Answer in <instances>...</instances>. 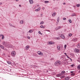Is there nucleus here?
<instances>
[{
    "label": "nucleus",
    "mask_w": 80,
    "mask_h": 80,
    "mask_svg": "<svg viewBox=\"0 0 80 80\" xmlns=\"http://www.w3.org/2000/svg\"><path fill=\"white\" fill-rule=\"evenodd\" d=\"M40 35H42V33H40Z\"/></svg>",
    "instance_id": "54"
},
{
    "label": "nucleus",
    "mask_w": 80,
    "mask_h": 80,
    "mask_svg": "<svg viewBox=\"0 0 80 80\" xmlns=\"http://www.w3.org/2000/svg\"><path fill=\"white\" fill-rule=\"evenodd\" d=\"M33 32V30H32L31 29L28 32V33H31Z\"/></svg>",
    "instance_id": "15"
},
{
    "label": "nucleus",
    "mask_w": 80,
    "mask_h": 80,
    "mask_svg": "<svg viewBox=\"0 0 80 80\" xmlns=\"http://www.w3.org/2000/svg\"><path fill=\"white\" fill-rule=\"evenodd\" d=\"M11 55L13 57H15V55H16V52L15 51H12L11 52Z\"/></svg>",
    "instance_id": "2"
},
{
    "label": "nucleus",
    "mask_w": 80,
    "mask_h": 80,
    "mask_svg": "<svg viewBox=\"0 0 80 80\" xmlns=\"http://www.w3.org/2000/svg\"><path fill=\"white\" fill-rule=\"evenodd\" d=\"M40 25H42V24H44V22L42 21L40 23Z\"/></svg>",
    "instance_id": "24"
},
{
    "label": "nucleus",
    "mask_w": 80,
    "mask_h": 80,
    "mask_svg": "<svg viewBox=\"0 0 80 80\" xmlns=\"http://www.w3.org/2000/svg\"><path fill=\"white\" fill-rule=\"evenodd\" d=\"M65 73V72L64 71H62L61 72V73L62 74Z\"/></svg>",
    "instance_id": "30"
},
{
    "label": "nucleus",
    "mask_w": 80,
    "mask_h": 80,
    "mask_svg": "<svg viewBox=\"0 0 80 80\" xmlns=\"http://www.w3.org/2000/svg\"><path fill=\"white\" fill-rule=\"evenodd\" d=\"M0 47L1 48H2V49H4V47H3V46L2 45H0Z\"/></svg>",
    "instance_id": "21"
},
{
    "label": "nucleus",
    "mask_w": 80,
    "mask_h": 80,
    "mask_svg": "<svg viewBox=\"0 0 80 80\" xmlns=\"http://www.w3.org/2000/svg\"><path fill=\"white\" fill-rule=\"evenodd\" d=\"M59 21H60V18L59 17H58V18L57 21L58 22H59Z\"/></svg>",
    "instance_id": "28"
},
{
    "label": "nucleus",
    "mask_w": 80,
    "mask_h": 80,
    "mask_svg": "<svg viewBox=\"0 0 80 80\" xmlns=\"http://www.w3.org/2000/svg\"><path fill=\"white\" fill-rule=\"evenodd\" d=\"M74 51L76 53H79L80 51L79 50V49L76 48L75 49Z\"/></svg>",
    "instance_id": "6"
},
{
    "label": "nucleus",
    "mask_w": 80,
    "mask_h": 80,
    "mask_svg": "<svg viewBox=\"0 0 80 80\" xmlns=\"http://www.w3.org/2000/svg\"><path fill=\"white\" fill-rule=\"evenodd\" d=\"M26 50H28L29 49V46L28 45H27L26 48Z\"/></svg>",
    "instance_id": "16"
},
{
    "label": "nucleus",
    "mask_w": 80,
    "mask_h": 80,
    "mask_svg": "<svg viewBox=\"0 0 80 80\" xmlns=\"http://www.w3.org/2000/svg\"><path fill=\"white\" fill-rule=\"evenodd\" d=\"M61 28V27H58L56 28L55 29V30H59V29H60V28Z\"/></svg>",
    "instance_id": "8"
},
{
    "label": "nucleus",
    "mask_w": 80,
    "mask_h": 80,
    "mask_svg": "<svg viewBox=\"0 0 80 80\" xmlns=\"http://www.w3.org/2000/svg\"><path fill=\"white\" fill-rule=\"evenodd\" d=\"M63 4H64V5H65V2L64 3H63Z\"/></svg>",
    "instance_id": "53"
},
{
    "label": "nucleus",
    "mask_w": 80,
    "mask_h": 80,
    "mask_svg": "<svg viewBox=\"0 0 80 80\" xmlns=\"http://www.w3.org/2000/svg\"><path fill=\"white\" fill-rule=\"evenodd\" d=\"M38 55H40L41 56H43V52H41L40 51H38Z\"/></svg>",
    "instance_id": "3"
},
{
    "label": "nucleus",
    "mask_w": 80,
    "mask_h": 80,
    "mask_svg": "<svg viewBox=\"0 0 80 80\" xmlns=\"http://www.w3.org/2000/svg\"><path fill=\"white\" fill-rule=\"evenodd\" d=\"M48 45H52V44H54V42H52L51 41L48 42Z\"/></svg>",
    "instance_id": "7"
},
{
    "label": "nucleus",
    "mask_w": 80,
    "mask_h": 80,
    "mask_svg": "<svg viewBox=\"0 0 80 80\" xmlns=\"http://www.w3.org/2000/svg\"><path fill=\"white\" fill-rule=\"evenodd\" d=\"M46 31H47V32H50V31L48 30H46Z\"/></svg>",
    "instance_id": "39"
},
{
    "label": "nucleus",
    "mask_w": 80,
    "mask_h": 80,
    "mask_svg": "<svg viewBox=\"0 0 80 80\" xmlns=\"http://www.w3.org/2000/svg\"><path fill=\"white\" fill-rule=\"evenodd\" d=\"M64 53L65 55L67 56V53L65 52Z\"/></svg>",
    "instance_id": "46"
},
{
    "label": "nucleus",
    "mask_w": 80,
    "mask_h": 80,
    "mask_svg": "<svg viewBox=\"0 0 80 80\" xmlns=\"http://www.w3.org/2000/svg\"><path fill=\"white\" fill-rule=\"evenodd\" d=\"M20 23L21 24H23V20H21L20 22Z\"/></svg>",
    "instance_id": "20"
},
{
    "label": "nucleus",
    "mask_w": 80,
    "mask_h": 80,
    "mask_svg": "<svg viewBox=\"0 0 80 80\" xmlns=\"http://www.w3.org/2000/svg\"><path fill=\"white\" fill-rule=\"evenodd\" d=\"M66 57H67V58H69V57H68V56L67 55H66Z\"/></svg>",
    "instance_id": "41"
},
{
    "label": "nucleus",
    "mask_w": 80,
    "mask_h": 80,
    "mask_svg": "<svg viewBox=\"0 0 80 80\" xmlns=\"http://www.w3.org/2000/svg\"><path fill=\"white\" fill-rule=\"evenodd\" d=\"M56 15V12H53L52 14V17H55Z\"/></svg>",
    "instance_id": "14"
},
{
    "label": "nucleus",
    "mask_w": 80,
    "mask_h": 80,
    "mask_svg": "<svg viewBox=\"0 0 80 80\" xmlns=\"http://www.w3.org/2000/svg\"><path fill=\"white\" fill-rule=\"evenodd\" d=\"M6 45H8V46H5V47H8L10 46V45L9 44V43L8 42V44H7Z\"/></svg>",
    "instance_id": "25"
},
{
    "label": "nucleus",
    "mask_w": 80,
    "mask_h": 80,
    "mask_svg": "<svg viewBox=\"0 0 80 80\" xmlns=\"http://www.w3.org/2000/svg\"><path fill=\"white\" fill-rule=\"evenodd\" d=\"M65 78V76H62L61 77V78Z\"/></svg>",
    "instance_id": "35"
},
{
    "label": "nucleus",
    "mask_w": 80,
    "mask_h": 80,
    "mask_svg": "<svg viewBox=\"0 0 80 80\" xmlns=\"http://www.w3.org/2000/svg\"><path fill=\"white\" fill-rule=\"evenodd\" d=\"M29 2L31 4H33V1L32 0H29Z\"/></svg>",
    "instance_id": "12"
},
{
    "label": "nucleus",
    "mask_w": 80,
    "mask_h": 80,
    "mask_svg": "<svg viewBox=\"0 0 80 80\" xmlns=\"http://www.w3.org/2000/svg\"><path fill=\"white\" fill-rule=\"evenodd\" d=\"M66 48H67V45H65L64 48H65V49Z\"/></svg>",
    "instance_id": "40"
},
{
    "label": "nucleus",
    "mask_w": 80,
    "mask_h": 80,
    "mask_svg": "<svg viewBox=\"0 0 80 80\" xmlns=\"http://www.w3.org/2000/svg\"><path fill=\"white\" fill-rule=\"evenodd\" d=\"M57 1H58V0H56Z\"/></svg>",
    "instance_id": "57"
},
{
    "label": "nucleus",
    "mask_w": 80,
    "mask_h": 80,
    "mask_svg": "<svg viewBox=\"0 0 80 80\" xmlns=\"http://www.w3.org/2000/svg\"><path fill=\"white\" fill-rule=\"evenodd\" d=\"M69 23H72V21L70 19L69 20Z\"/></svg>",
    "instance_id": "34"
},
{
    "label": "nucleus",
    "mask_w": 80,
    "mask_h": 80,
    "mask_svg": "<svg viewBox=\"0 0 80 80\" xmlns=\"http://www.w3.org/2000/svg\"><path fill=\"white\" fill-rule=\"evenodd\" d=\"M70 66L71 67H74L75 65L74 64H72Z\"/></svg>",
    "instance_id": "33"
},
{
    "label": "nucleus",
    "mask_w": 80,
    "mask_h": 80,
    "mask_svg": "<svg viewBox=\"0 0 80 80\" xmlns=\"http://www.w3.org/2000/svg\"><path fill=\"white\" fill-rule=\"evenodd\" d=\"M2 44L3 45H4V46H8V45H7V44H8V42H2Z\"/></svg>",
    "instance_id": "4"
},
{
    "label": "nucleus",
    "mask_w": 80,
    "mask_h": 80,
    "mask_svg": "<svg viewBox=\"0 0 80 80\" xmlns=\"http://www.w3.org/2000/svg\"><path fill=\"white\" fill-rule=\"evenodd\" d=\"M19 7H21V5H19Z\"/></svg>",
    "instance_id": "50"
},
{
    "label": "nucleus",
    "mask_w": 80,
    "mask_h": 80,
    "mask_svg": "<svg viewBox=\"0 0 80 80\" xmlns=\"http://www.w3.org/2000/svg\"><path fill=\"white\" fill-rule=\"evenodd\" d=\"M40 27L41 28H45V27H43V25H41L40 26Z\"/></svg>",
    "instance_id": "26"
},
{
    "label": "nucleus",
    "mask_w": 80,
    "mask_h": 80,
    "mask_svg": "<svg viewBox=\"0 0 80 80\" xmlns=\"http://www.w3.org/2000/svg\"><path fill=\"white\" fill-rule=\"evenodd\" d=\"M53 1H55V0H53Z\"/></svg>",
    "instance_id": "56"
},
{
    "label": "nucleus",
    "mask_w": 80,
    "mask_h": 80,
    "mask_svg": "<svg viewBox=\"0 0 80 80\" xmlns=\"http://www.w3.org/2000/svg\"><path fill=\"white\" fill-rule=\"evenodd\" d=\"M76 16V14L75 13H72L71 15L72 17H74V16Z\"/></svg>",
    "instance_id": "19"
},
{
    "label": "nucleus",
    "mask_w": 80,
    "mask_h": 80,
    "mask_svg": "<svg viewBox=\"0 0 80 80\" xmlns=\"http://www.w3.org/2000/svg\"><path fill=\"white\" fill-rule=\"evenodd\" d=\"M70 79V77H67L66 78V80H68Z\"/></svg>",
    "instance_id": "18"
},
{
    "label": "nucleus",
    "mask_w": 80,
    "mask_h": 80,
    "mask_svg": "<svg viewBox=\"0 0 80 80\" xmlns=\"http://www.w3.org/2000/svg\"><path fill=\"white\" fill-rule=\"evenodd\" d=\"M36 7H39V5L38 4L36 5Z\"/></svg>",
    "instance_id": "37"
},
{
    "label": "nucleus",
    "mask_w": 80,
    "mask_h": 80,
    "mask_svg": "<svg viewBox=\"0 0 80 80\" xmlns=\"http://www.w3.org/2000/svg\"><path fill=\"white\" fill-rule=\"evenodd\" d=\"M61 37L62 38V39H65V36L63 34H61Z\"/></svg>",
    "instance_id": "11"
},
{
    "label": "nucleus",
    "mask_w": 80,
    "mask_h": 80,
    "mask_svg": "<svg viewBox=\"0 0 80 80\" xmlns=\"http://www.w3.org/2000/svg\"><path fill=\"white\" fill-rule=\"evenodd\" d=\"M18 0H16V1L17 2H18Z\"/></svg>",
    "instance_id": "52"
},
{
    "label": "nucleus",
    "mask_w": 80,
    "mask_h": 80,
    "mask_svg": "<svg viewBox=\"0 0 80 80\" xmlns=\"http://www.w3.org/2000/svg\"><path fill=\"white\" fill-rule=\"evenodd\" d=\"M0 41H1V40H0Z\"/></svg>",
    "instance_id": "59"
},
{
    "label": "nucleus",
    "mask_w": 80,
    "mask_h": 80,
    "mask_svg": "<svg viewBox=\"0 0 80 80\" xmlns=\"http://www.w3.org/2000/svg\"><path fill=\"white\" fill-rule=\"evenodd\" d=\"M42 10H45V7H43V8H42Z\"/></svg>",
    "instance_id": "42"
},
{
    "label": "nucleus",
    "mask_w": 80,
    "mask_h": 80,
    "mask_svg": "<svg viewBox=\"0 0 80 80\" xmlns=\"http://www.w3.org/2000/svg\"><path fill=\"white\" fill-rule=\"evenodd\" d=\"M2 5V2H0V5Z\"/></svg>",
    "instance_id": "45"
},
{
    "label": "nucleus",
    "mask_w": 80,
    "mask_h": 80,
    "mask_svg": "<svg viewBox=\"0 0 80 80\" xmlns=\"http://www.w3.org/2000/svg\"><path fill=\"white\" fill-rule=\"evenodd\" d=\"M54 39H55V40H60V38L59 37H55L54 38Z\"/></svg>",
    "instance_id": "13"
},
{
    "label": "nucleus",
    "mask_w": 80,
    "mask_h": 80,
    "mask_svg": "<svg viewBox=\"0 0 80 80\" xmlns=\"http://www.w3.org/2000/svg\"><path fill=\"white\" fill-rule=\"evenodd\" d=\"M80 4H77V7H80Z\"/></svg>",
    "instance_id": "32"
},
{
    "label": "nucleus",
    "mask_w": 80,
    "mask_h": 80,
    "mask_svg": "<svg viewBox=\"0 0 80 80\" xmlns=\"http://www.w3.org/2000/svg\"><path fill=\"white\" fill-rule=\"evenodd\" d=\"M73 71H71V72H70L71 73H73Z\"/></svg>",
    "instance_id": "49"
},
{
    "label": "nucleus",
    "mask_w": 80,
    "mask_h": 80,
    "mask_svg": "<svg viewBox=\"0 0 80 80\" xmlns=\"http://www.w3.org/2000/svg\"><path fill=\"white\" fill-rule=\"evenodd\" d=\"M10 25H11V26L12 25V24H10Z\"/></svg>",
    "instance_id": "55"
},
{
    "label": "nucleus",
    "mask_w": 80,
    "mask_h": 80,
    "mask_svg": "<svg viewBox=\"0 0 80 80\" xmlns=\"http://www.w3.org/2000/svg\"><path fill=\"white\" fill-rule=\"evenodd\" d=\"M60 64H61V62H60V61H57L55 63V65L56 66H58V65H60Z\"/></svg>",
    "instance_id": "1"
},
{
    "label": "nucleus",
    "mask_w": 80,
    "mask_h": 80,
    "mask_svg": "<svg viewBox=\"0 0 80 80\" xmlns=\"http://www.w3.org/2000/svg\"><path fill=\"white\" fill-rule=\"evenodd\" d=\"M45 3H49V1H45L44 2Z\"/></svg>",
    "instance_id": "22"
},
{
    "label": "nucleus",
    "mask_w": 80,
    "mask_h": 80,
    "mask_svg": "<svg viewBox=\"0 0 80 80\" xmlns=\"http://www.w3.org/2000/svg\"><path fill=\"white\" fill-rule=\"evenodd\" d=\"M78 60H80V57L79 58Z\"/></svg>",
    "instance_id": "51"
},
{
    "label": "nucleus",
    "mask_w": 80,
    "mask_h": 80,
    "mask_svg": "<svg viewBox=\"0 0 80 80\" xmlns=\"http://www.w3.org/2000/svg\"><path fill=\"white\" fill-rule=\"evenodd\" d=\"M78 70H80V65H79L78 66Z\"/></svg>",
    "instance_id": "29"
},
{
    "label": "nucleus",
    "mask_w": 80,
    "mask_h": 80,
    "mask_svg": "<svg viewBox=\"0 0 80 80\" xmlns=\"http://www.w3.org/2000/svg\"><path fill=\"white\" fill-rule=\"evenodd\" d=\"M69 37H72V34L69 33L68 34Z\"/></svg>",
    "instance_id": "27"
},
{
    "label": "nucleus",
    "mask_w": 80,
    "mask_h": 80,
    "mask_svg": "<svg viewBox=\"0 0 80 80\" xmlns=\"http://www.w3.org/2000/svg\"><path fill=\"white\" fill-rule=\"evenodd\" d=\"M62 74L59 73L56 75V77H60L62 76Z\"/></svg>",
    "instance_id": "9"
},
{
    "label": "nucleus",
    "mask_w": 80,
    "mask_h": 80,
    "mask_svg": "<svg viewBox=\"0 0 80 80\" xmlns=\"http://www.w3.org/2000/svg\"><path fill=\"white\" fill-rule=\"evenodd\" d=\"M28 39H30V38L29 36H28Z\"/></svg>",
    "instance_id": "44"
},
{
    "label": "nucleus",
    "mask_w": 80,
    "mask_h": 80,
    "mask_svg": "<svg viewBox=\"0 0 80 80\" xmlns=\"http://www.w3.org/2000/svg\"><path fill=\"white\" fill-rule=\"evenodd\" d=\"M57 48L58 50H60V46H58L57 47Z\"/></svg>",
    "instance_id": "17"
},
{
    "label": "nucleus",
    "mask_w": 80,
    "mask_h": 80,
    "mask_svg": "<svg viewBox=\"0 0 80 80\" xmlns=\"http://www.w3.org/2000/svg\"><path fill=\"white\" fill-rule=\"evenodd\" d=\"M41 17H42V15H43V14H41Z\"/></svg>",
    "instance_id": "47"
},
{
    "label": "nucleus",
    "mask_w": 80,
    "mask_h": 80,
    "mask_svg": "<svg viewBox=\"0 0 80 80\" xmlns=\"http://www.w3.org/2000/svg\"><path fill=\"white\" fill-rule=\"evenodd\" d=\"M0 37H2V40H3V39H4V35H3V34H0Z\"/></svg>",
    "instance_id": "10"
},
{
    "label": "nucleus",
    "mask_w": 80,
    "mask_h": 80,
    "mask_svg": "<svg viewBox=\"0 0 80 80\" xmlns=\"http://www.w3.org/2000/svg\"><path fill=\"white\" fill-rule=\"evenodd\" d=\"M70 59V60H71V61H72V59H71L70 58H69Z\"/></svg>",
    "instance_id": "48"
},
{
    "label": "nucleus",
    "mask_w": 80,
    "mask_h": 80,
    "mask_svg": "<svg viewBox=\"0 0 80 80\" xmlns=\"http://www.w3.org/2000/svg\"><path fill=\"white\" fill-rule=\"evenodd\" d=\"M7 63H8V64H11V63H12L11 62L7 61Z\"/></svg>",
    "instance_id": "23"
},
{
    "label": "nucleus",
    "mask_w": 80,
    "mask_h": 80,
    "mask_svg": "<svg viewBox=\"0 0 80 80\" xmlns=\"http://www.w3.org/2000/svg\"><path fill=\"white\" fill-rule=\"evenodd\" d=\"M75 75V74L74 73H72L71 74V75H72V76H73V75Z\"/></svg>",
    "instance_id": "38"
},
{
    "label": "nucleus",
    "mask_w": 80,
    "mask_h": 80,
    "mask_svg": "<svg viewBox=\"0 0 80 80\" xmlns=\"http://www.w3.org/2000/svg\"><path fill=\"white\" fill-rule=\"evenodd\" d=\"M41 10V7H40L38 8L35 9V12H39Z\"/></svg>",
    "instance_id": "5"
},
{
    "label": "nucleus",
    "mask_w": 80,
    "mask_h": 80,
    "mask_svg": "<svg viewBox=\"0 0 80 80\" xmlns=\"http://www.w3.org/2000/svg\"><path fill=\"white\" fill-rule=\"evenodd\" d=\"M67 20V18H63V20Z\"/></svg>",
    "instance_id": "36"
},
{
    "label": "nucleus",
    "mask_w": 80,
    "mask_h": 80,
    "mask_svg": "<svg viewBox=\"0 0 80 80\" xmlns=\"http://www.w3.org/2000/svg\"><path fill=\"white\" fill-rule=\"evenodd\" d=\"M38 33L40 34L41 33V32H40V31H38Z\"/></svg>",
    "instance_id": "43"
},
{
    "label": "nucleus",
    "mask_w": 80,
    "mask_h": 80,
    "mask_svg": "<svg viewBox=\"0 0 80 80\" xmlns=\"http://www.w3.org/2000/svg\"><path fill=\"white\" fill-rule=\"evenodd\" d=\"M77 47L78 48H80V45H79V44H78L77 45Z\"/></svg>",
    "instance_id": "31"
},
{
    "label": "nucleus",
    "mask_w": 80,
    "mask_h": 80,
    "mask_svg": "<svg viewBox=\"0 0 80 80\" xmlns=\"http://www.w3.org/2000/svg\"><path fill=\"white\" fill-rule=\"evenodd\" d=\"M52 59H53V58H52Z\"/></svg>",
    "instance_id": "58"
}]
</instances>
